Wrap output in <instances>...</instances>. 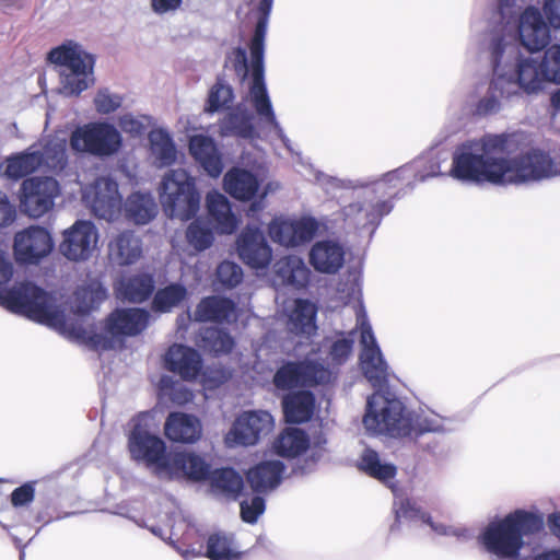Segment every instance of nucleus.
Here are the masks:
<instances>
[{"label":"nucleus","instance_id":"obj_14","mask_svg":"<svg viewBox=\"0 0 560 560\" xmlns=\"http://www.w3.org/2000/svg\"><path fill=\"white\" fill-rule=\"evenodd\" d=\"M82 200L96 218L106 221H114L121 211L118 184L107 176L98 177L84 187Z\"/></svg>","mask_w":560,"mask_h":560},{"label":"nucleus","instance_id":"obj_25","mask_svg":"<svg viewBox=\"0 0 560 560\" xmlns=\"http://www.w3.org/2000/svg\"><path fill=\"white\" fill-rule=\"evenodd\" d=\"M284 312L288 329L296 335L310 336L316 330L317 308L307 300L296 299L287 303Z\"/></svg>","mask_w":560,"mask_h":560},{"label":"nucleus","instance_id":"obj_39","mask_svg":"<svg viewBox=\"0 0 560 560\" xmlns=\"http://www.w3.org/2000/svg\"><path fill=\"white\" fill-rule=\"evenodd\" d=\"M42 166L36 145L30 147L25 152L13 155L7 160L5 175L13 179L22 178Z\"/></svg>","mask_w":560,"mask_h":560},{"label":"nucleus","instance_id":"obj_28","mask_svg":"<svg viewBox=\"0 0 560 560\" xmlns=\"http://www.w3.org/2000/svg\"><path fill=\"white\" fill-rule=\"evenodd\" d=\"M142 255L141 240L131 231H125L108 244V257L118 266L135 264Z\"/></svg>","mask_w":560,"mask_h":560},{"label":"nucleus","instance_id":"obj_23","mask_svg":"<svg viewBox=\"0 0 560 560\" xmlns=\"http://www.w3.org/2000/svg\"><path fill=\"white\" fill-rule=\"evenodd\" d=\"M165 368L183 380H195L201 369L202 359L198 351L184 345L171 346L164 354Z\"/></svg>","mask_w":560,"mask_h":560},{"label":"nucleus","instance_id":"obj_37","mask_svg":"<svg viewBox=\"0 0 560 560\" xmlns=\"http://www.w3.org/2000/svg\"><path fill=\"white\" fill-rule=\"evenodd\" d=\"M126 217L136 224H147L158 212V206L150 192L131 194L124 205Z\"/></svg>","mask_w":560,"mask_h":560},{"label":"nucleus","instance_id":"obj_40","mask_svg":"<svg viewBox=\"0 0 560 560\" xmlns=\"http://www.w3.org/2000/svg\"><path fill=\"white\" fill-rule=\"evenodd\" d=\"M207 466L208 472L200 480L209 478L212 489L228 497L235 498L240 493L243 488V479L235 470L223 468L210 472L209 464Z\"/></svg>","mask_w":560,"mask_h":560},{"label":"nucleus","instance_id":"obj_59","mask_svg":"<svg viewBox=\"0 0 560 560\" xmlns=\"http://www.w3.org/2000/svg\"><path fill=\"white\" fill-rule=\"evenodd\" d=\"M242 268L230 260L222 261L217 268V280H242Z\"/></svg>","mask_w":560,"mask_h":560},{"label":"nucleus","instance_id":"obj_38","mask_svg":"<svg viewBox=\"0 0 560 560\" xmlns=\"http://www.w3.org/2000/svg\"><path fill=\"white\" fill-rule=\"evenodd\" d=\"M39 147L40 149L36 147V150L42 160V166L51 171L63 170L68 161L66 138L54 136L44 139Z\"/></svg>","mask_w":560,"mask_h":560},{"label":"nucleus","instance_id":"obj_48","mask_svg":"<svg viewBox=\"0 0 560 560\" xmlns=\"http://www.w3.org/2000/svg\"><path fill=\"white\" fill-rule=\"evenodd\" d=\"M186 237L188 243L196 250H203L210 247L213 242V233L211 229L200 219H197L189 224Z\"/></svg>","mask_w":560,"mask_h":560},{"label":"nucleus","instance_id":"obj_62","mask_svg":"<svg viewBox=\"0 0 560 560\" xmlns=\"http://www.w3.org/2000/svg\"><path fill=\"white\" fill-rule=\"evenodd\" d=\"M34 499V488L30 483H25L16 488L11 494V502L14 506L28 504Z\"/></svg>","mask_w":560,"mask_h":560},{"label":"nucleus","instance_id":"obj_21","mask_svg":"<svg viewBox=\"0 0 560 560\" xmlns=\"http://www.w3.org/2000/svg\"><path fill=\"white\" fill-rule=\"evenodd\" d=\"M236 248L244 262L253 268H265L271 261V248L261 230L256 225H247L238 235Z\"/></svg>","mask_w":560,"mask_h":560},{"label":"nucleus","instance_id":"obj_34","mask_svg":"<svg viewBox=\"0 0 560 560\" xmlns=\"http://www.w3.org/2000/svg\"><path fill=\"white\" fill-rule=\"evenodd\" d=\"M224 189L235 199L248 200L257 192L258 180L248 171L233 168L224 175Z\"/></svg>","mask_w":560,"mask_h":560},{"label":"nucleus","instance_id":"obj_45","mask_svg":"<svg viewBox=\"0 0 560 560\" xmlns=\"http://www.w3.org/2000/svg\"><path fill=\"white\" fill-rule=\"evenodd\" d=\"M497 73L493 71L492 80L487 89L486 94L479 100L476 106L478 115L494 114L500 110L503 101H510L516 97L514 94H506L495 86Z\"/></svg>","mask_w":560,"mask_h":560},{"label":"nucleus","instance_id":"obj_9","mask_svg":"<svg viewBox=\"0 0 560 560\" xmlns=\"http://www.w3.org/2000/svg\"><path fill=\"white\" fill-rule=\"evenodd\" d=\"M267 19L266 16L259 19L250 43L252 77L247 102L255 107L264 126L273 128L278 135L283 136L264 80V40L267 32Z\"/></svg>","mask_w":560,"mask_h":560},{"label":"nucleus","instance_id":"obj_24","mask_svg":"<svg viewBox=\"0 0 560 560\" xmlns=\"http://www.w3.org/2000/svg\"><path fill=\"white\" fill-rule=\"evenodd\" d=\"M396 518L400 521L406 520H420L427 523L439 535L454 536L458 540H466L472 537L469 529L462 526H446L444 524L434 523L427 513L421 511L416 503L410 500H400L399 503L395 502Z\"/></svg>","mask_w":560,"mask_h":560},{"label":"nucleus","instance_id":"obj_50","mask_svg":"<svg viewBox=\"0 0 560 560\" xmlns=\"http://www.w3.org/2000/svg\"><path fill=\"white\" fill-rule=\"evenodd\" d=\"M201 338L205 347L215 353L229 352L234 345V341L229 334L215 327L205 329Z\"/></svg>","mask_w":560,"mask_h":560},{"label":"nucleus","instance_id":"obj_53","mask_svg":"<svg viewBox=\"0 0 560 560\" xmlns=\"http://www.w3.org/2000/svg\"><path fill=\"white\" fill-rule=\"evenodd\" d=\"M233 100V91L230 85L218 82L212 86L208 97L206 110L209 113L225 108Z\"/></svg>","mask_w":560,"mask_h":560},{"label":"nucleus","instance_id":"obj_32","mask_svg":"<svg viewBox=\"0 0 560 560\" xmlns=\"http://www.w3.org/2000/svg\"><path fill=\"white\" fill-rule=\"evenodd\" d=\"M283 471L282 462L266 460L248 470L247 480L256 492H265L280 483Z\"/></svg>","mask_w":560,"mask_h":560},{"label":"nucleus","instance_id":"obj_6","mask_svg":"<svg viewBox=\"0 0 560 560\" xmlns=\"http://www.w3.org/2000/svg\"><path fill=\"white\" fill-rule=\"evenodd\" d=\"M51 63L59 67L60 93L78 96L95 83V57L73 40H67L48 54Z\"/></svg>","mask_w":560,"mask_h":560},{"label":"nucleus","instance_id":"obj_54","mask_svg":"<svg viewBox=\"0 0 560 560\" xmlns=\"http://www.w3.org/2000/svg\"><path fill=\"white\" fill-rule=\"evenodd\" d=\"M151 118L145 115L124 114L118 118L120 129L132 137L141 136L150 125Z\"/></svg>","mask_w":560,"mask_h":560},{"label":"nucleus","instance_id":"obj_33","mask_svg":"<svg viewBox=\"0 0 560 560\" xmlns=\"http://www.w3.org/2000/svg\"><path fill=\"white\" fill-rule=\"evenodd\" d=\"M284 417L288 422L308 421L315 409V398L311 392L302 390L287 395L282 400Z\"/></svg>","mask_w":560,"mask_h":560},{"label":"nucleus","instance_id":"obj_55","mask_svg":"<svg viewBox=\"0 0 560 560\" xmlns=\"http://www.w3.org/2000/svg\"><path fill=\"white\" fill-rule=\"evenodd\" d=\"M265 511V500L260 497H254L250 501L241 502V516L246 523H255Z\"/></svg>","mask_w":560,"mask_h":560},{"label":"nucleus","instance_id":"obj_20","mask_svg":"<svg viewBox=\"0 0 560 560\" xmlns=\"http://www.w3.org/2000/svg\"><path fill=\"white\" fill-rule=\"evenodd\" d=\"M253 108H255V107L253 106ZM254 110H256V109H254ZM255 113H257V112H255ZM256 116H257V128H255L253 125L252 115L246 112H243L238 108L236 112L229 114L222 120L221 126H220L221 133L223 136L235 135V136H238L242 138H254V137H261V136H264L266 138L275 137V138L280 139L290 152H292V153L294 152L291 147L290 139L284 135L283 131H282L283 136L278 135V132L273 128L264 126L258 114H256Z\"/></svg>","mask_w":560,"mask_h":560},{"label":"nucleus","instance_id":"obj_64","mask_svg":"<svg viewBox=\"0 0 560 560\" xmlns=\"http://www.w3.org/2000/svg\"><path fill=\"white\" fill-rule=\"evenodd\" d=\"M171 399L178 405H183L192 399V393L185 386L179 385L173 389Z\"/></svg>","mask_w":560,"mask_h":560},{"label":"nucleus","instance_id":"obj_18","mask_svg":"<svg viewBox=\"0 0 560 560\" xmlns=\"http://www.w3.org/2000/svg\"><path fill=\"white\" fill-rule=\"evenodd\" d=\"M54 247L50 233L42 226L32 225L14 235L13 250L18 261L36 264Z\"/></svg>","mask_w":560,"mask_h":560},{"label":"nucleus","instance_id":"obj_58","mask_svg":"<svg viewBox=\"0 0 560 560\" xmlns=\"http://www.w3.org/2000/svg\"><path fill=\"white\" fill-rule=\"evenodd\" d=\"M352 340L346 338L335 341L330 348L332 362L337 364L343 363L352 351Z\"/></svg>","mask_w":560,"mask_h":560},{"label":"nucleus","instance_id":"obj_46","mask_svg":"<svg viewBox=\"0 0 560 560\" xmlns=\"http://www.w3.org/2000/svg\"><path fill=\"white\" fill-rule=\"evenodd\" d=\"M275 271L280 280H307L310 275L304 260L295 255L279 259L275 265Z\"/></svg>","mask_w":560,"mask_h":560},{"label":"nucleus","instance_id":"obj_51","mask_svg":"<svg viewBox=\"0 0 560 560\" xmlns=\"http://www.w3.org/2000/svg\"><path fill=\"white\" fill-rule=\"evenodd\" d=\"M122 95L112 92L107 88L97 90L93 100L94 107L101 115L114 113L122 105Z\"/></svg>","mask_w":560,"mask_h":560},{"label":"nucleus","instance_id":"obj_57","mask_svg":"<svg viewBox=\"0 0 560 560\" xmlns=\"http://www.w3.org/2000/svg\"><path fill=\"white\" fill-rule=\"evenodd\" d=\"M316 179L320 183V185L327 190V192H334L339 188H355L358 186L366 185L363 182H352V180H342L336 177H331L325 174H318Z\"/></svg>","mask_w":560,"mask_h":560},{"label":"nucleus","instance_id":"obj_15","mask_svg":"<svg viewBox=\"0 0 560 560\" xmlns=\"http://www.w3.org/2000/svg\"><path fill=\"white\" fill-rule=\"evenodd\" d=\"M331 372L320 363L312 360L287 362L276 372L273 384L278 389L288 390L294 387L314 386L328 383Z\"/></svg>","mask_w":560,"mask_h":560},{"label":"nucleus","instance_id":"obj_61","mask_svg":"<svg viewBox=\"0 0 560 560\" xmlns=\"http://www.w3.org/2000/svg\"><path fill=\"white\" fill-rule=\"evenodd\" d=\"M183 0H150L151 10L156 15L174 14L182 5Z\"/></svg>","mask_w":560,"mask_h":560},{"label":"nucleus","instance_id":"obj_26","mask_svg":"<svg viewBox=\"0 0 560 560\" xmlns=\"http://www.w3.org/2000/svg\"><path fill=\"white\" fill-rule=\"evenodd\" d=\"M165 435L174 442L195 443L201 436L199 419L184 412H172L164 424Z\"/></svg>","mask_w":560,"mask_h":560},{"label":"nucleus","instance_id":"obj_41","mask_svg":"<svg viewBox=\"0 0 560 560\" xmlns=\"http://www.w3.org/2000/svg\"><path fill=\"white\" fill-rule=\"evenodd\" d=\"M359 468L384 483L392 480L396 475V467L390 463L382 460L380 455L371 448L363 451Z\"/></svg>","mask_w":560,"mask_h":560},{"label":"nucleus","instance_id":"obj_35","mask_svg":"<svg viewBox=\"0 0 560 560\" xmlns=\"http://www.w3.org/2000/svg\"><path fill=\"white\" fill-rule=\"evenodd\" d=\"M195 318L199 322H231L235 319V307L228 299L206 298L199 303Z\"/></svg>","mask_w":560,"mask_h":560},{"label":"nucleus","instance_id":"obj_12","mask_svg":"<svg viewBox=\"0 0 560 560\" xmlns=\"http://www.w3.org/2000/svg\"><path fill=\"white\" fill-rule=\"evenodd\" d=\"M150 313L142 308H117L104 322L103 335H97L95 343L103 349L114 348L122 337L141 334L149 325Z\"/></svg>","mask_w":560,"mask_h":560},{"label":"nucleus","instance_id":"obj_43","mask_svg":"<svg viewBox=\"0 0 560 560\" xmlns=\"http://www.w3.org/2000/svg\"><path fill=\"white\" fill-rule=\"evenodd\" d=\"M205 556L210 560H238L240 552L236 550L232 537L213 534L208 538Z\"/></svg>","mask_w":560,"mask_h":560},{"label":"nucleus","instance_id":"obj_7","mask_svg":"<svg viewBox=\"0 0 560 560\" xmlns=\"http://www.w3.org/2000/svg\"><path fill=\"white\" fill-rule=\"evenodd\" d=\"M160 201L167 217L180 221L191 219L200 207L195 178L183 168L168 171L161 182Z\"/></svg>","mask_w":560,"mask_h":560},{"label":"nucleus","instance_id":"obj_10","mask_svg":"<svg viewBox=\"0 0 560 560\" xmlns=\"http://www.w3.org/2000/svg\"><path fill=\"white\" fill-rule=\"evenodd\" d=\"M70 148L77 153L96 158L117 154L122 145L120 131L107 121H91L77 127L70 136Z\"/></svg>","mask_w":560,"mask_h":560},{"label":"nucleus","instance_id":"obj_19","mask_svg":"<svg viewBox=\"0 0 560 560\" xmlns=\"http://www.w3.org/2000/svg\"><path fill=\"white\" fill-rule=\"evenodd\" d=\"M317 228V222L312 218L299 220L276 218L269 223L268 233L275 243L285 247H295L310 242Z\"/></svg>","mask_w":560,"mask_h":560},{"label":"nucleus","instance_id":"obj_36","mask_svg":"<svg viewBox=\"0 0 560 560\" xmlns=\"http://www.w3.org/2000/svg\"><path fill=\"white\" fill-rule=\"evenodd\" d=\"M150 153L158 167L170 166L176 161V148L166 129L156 128L149 132Z\"/></svg>","mask_w":560,"mask_h":560},{"label":"nucleus","instance_id":"obj_13","mask_svg":"<svg viewBox=\"0 0 560 560\" xmlns=\"http://www.w3.org/2000/svg\"><path fill=\"white\" fill-rule=\"evenodd\" d=\"M60 194L59 183L52 177H30L20 187V207L30 218H40L50 211Z\"/></svg>","mask_w":560,"mask_h":560},{"label":"nucleus","instance_id":"obj_52","mask_svg":"<svg viewBox=\"0 0 560 560\" xmlns=\"http://www.w3.org/2000/svg\"><path fill=\"white\" fill-rule=\"evenodd\" d=\"M548 82L560 83V45H552L539 59Z\"/></svg>","mask_w":560,"mask_h":560},{"label":"nucleus","instance_id":"obj_2","mask_svg":"<svg viewBox=\"0 0 560 560\" xmlns=\"http://www.w3.org/2000/svg\"><path fill=\"white\" fill-rule=\"evenodd\" d=\"M107 296L102 282H83L65 302L61 294H52L36 282H0L1 306L62 331L69 329L63 305L85 315L97 310Z\"/></svg>","mask_w":560,"mask_h":560},{"label":"nucleus","instance_id":"obj_44","mask_svg":"<svg viewBox=\"0 0 560 560\" xmlns=\"http://www.w3.org/2000/svg\"><path fill=\"white\" fill-rule=\"evenodd\" d=\"M153 282H116V299L122 303H141L149 299L153 291Z\"/></svg>","mask_w":560,"mask_h":560},{"label":"nucleus","instance_id":"obj_42","mask_svg":"<svg viewBox=\"0 0 560 560\" xmlns=\"http://www.w3.org/2000/svg\"><path fill=\"white\" fill-rule=\"evenodd\" d=\"M308 446L305 433L300 429H287L275 442L276 453L282 457H296Z\"/></svg>","mask_w":560,"mask_h":560},{"label":"nucleus","instance_id":"obj_47","mask_svg":"<svg viewBox=\"0 0 560 560\" xmlns=\"http://www.w3.org/2000/svg\"><path fill=\"white\" fill-rule=\"evenodd\" d=\"M412 434L427 432H442L445 429V420L433 411H421L411 415Z\"/></svg>","mask_w":560,"mask_h":560},{"label":"nucleus","instance_id":"obj_30","mask_svg":"<svg viewBox=\"0 0 560 560\" xmlns=\"http://www.w3.org/2000/svg\"><path fill=\"white\" fill-rule=\"evenodd\" d=\"M387 201L355 202L343 209L346 221L359 228L377 224L384 214L390 211Z\"/></svg>","mask_w":560,"mask_h":560},{"label":"nucleus","instance_id":"obj_31","mask_svg":"<svg viewBox=\"0 0 560 560\" xmlns=\"http://www.w3.org/2000/svg\"><path fill=\"white\" fill-rule=\"evenodd\" d=\"M207 207L215 230L220 234H232L236 230L238 220L231 211L230 202L224 195L218 191L209 192Z\"/></svg>","mask_w":560,"mask_h":560},{"label":"nucleus","instance_id":"obj_5","mask_svg":"<svg viewBox=\"0 0 560 560\" xmlns=\"http://www.w3.org/2000/svg\"><path fill=\"white\" fill-rule=\"evenodd\" d=\"M540 516L515 511L504 518L491 522L480 536L483 548L498 559L515 560L525 539L542 529Z\"/></svg>","mask_w":560,"mask_h":560},{"label":"nucleus","instance_id":"obj_4","mask_svg":"<svg viewBox=\"0 0 560 560\" xmlns=\"http://www.w3.org/2000/svg\"><path fill=\"white\" fill-rule=\"evenodd\" d=\"M145 417L136 419L128 439V447L135 460H142L163 477L201 479L208 472L206 460L194 453L165 452V443L151 434L143 423Z\"/></svg>","mask_w":560,"mask_h":560},{"label":"nucleus","instance_id":"obj_8","mask_svg":"<svg viewBox=\"0 0 560 560\" xmlns=\"http://www.w3.org/2000/svg\"><path fill=\"white\" fill-rule=\"evenodd\" d=\"M363 425L371 434H387L393 438L411 436V413L397 398L374 393L366 404Z\"/></svg>","mask_w":560,"mask_h":560},{"label":"nucleus","instance_id":"obj_60","mask_svg":"<svg viewBox=\"0 0 560 560\" xmlns=\"http://www.w3.org/2000/svg\"><path fill=\"white\" fill-rule=\"evenodd\" d=\"M16 218V210L8 196L0 191V228L9 226Z\"/></svg>","mask_w":560,"mask_h":560},{"label":"nucleus","instance_id":"obj_16","mask_svg":"<svg viewBox=\"0 0 560 560\" xmlns=\"http://www.w3.org/2000/svg\"><path fill=\"white\" fill-rule=\"evenodd\" d=\"M98 230L88 220H78L62 233L60 253L69 260L85 261L97 248Z\"/></svg>","mask_w":560,"mask_h":560},{"label":"nucleus","instance_id":"obj_56","mask_svg":"<svg viewBox=\"0 0 560 560\" xmlns=\"http://www.w3.org/2000/svg\"><path fill=\"white\" fill-rule=\"evenodd\" d=\"M228 62H230L241 81H244L248 77V63H247V54L244 48L237 47L232 50V52L228 57Z\"/></svg>","mask_w":560,"mask_h":560},{"label":"nucleus","instance_id":"obj_11","mask_svg":"<svg viewBox=\"0 0 560 560\" xmlns=\"http://www.w3.org/2000/svg\"><path fill=\"white\" fill-rule=\"evenodd\" d=\"M357 322L361 330L360 365L363 375L374 388H383L388 382L389 369L366 319L364 310H360L358 313Z\"/></svg>","mask_w":560,"mask_h":560},{"label":"nucleus","instance_id":"obj_63","mask_svg":"<svg viewBox=\"0 0 560 560\" xmlns=\"http://www.w3.org/2000/svg\"><path fill=\"white\" fill-rule=\"evenodd\" d=\"M13 270L14 267L10 256L4 250L0 249V280H11Z\"/></svg>","mask_w":560,"mask_h":560},{"label":"nucleus","instance_id":"obj_49","mask_svg":"<svg viewBox=\"0 0 560 560\" xmlns=\"http://www.w3.org/2000/svg\"><path fill=\"white\" fill-rule=\"evenodd\" d=\"M185 289L179 283H171L163 290L158 291L153 299V308L159 312L170 311L176 306L185 296Z\"/></svg>","mask_w":560,"mask_h":560},{"label":"nucleus","instance_id":"obj_17","mask_svg":"<svg viewBox=\"0 0 560 560\" xmlns=\"http://www.w3.org/2000/svg\"><path fill=\"white\" fill-rule=\"evenodd\" d=\"M272 416L264 410L244 411L234 421L226 434L225 441L230 446L255 445L273 429Z\"/></svg>","mask_w":560,"mask_h":560},{"label":"nucleus","instance_id":"obj_3","mask_svg":"<svg viewBox=\"0 0 560 560\" xmlns=\"http://www.w3.org/2000/svg\"><path fill=\"white\" fill-rule=\"evenodd\" d=\"M492 69L497 73L495 86L506 94L521 96L540 92L548 82L539 58L521 54L515 25L503 23L489 34Z\"/></svg>","mask_w":560,"mask_h":560},{"label":"nucleus","instance_id":"obj_1","mask_svg":"<svg viewBox=\"0 0 560 560\" xmlns=\"http://www.w3.org/2000/svg\"><path fill=\"white\" fill-rule=\"evenodd\" d=\"M512 136L488 135L459 145L453 154L450 175L462 182L523 185L560 176V152L551 155L530 149L511 153Z\"/></svg>","mask_w":560,"mask_h":560},{"label":"nucleus","instance_id":"obj_27","mask_svg":"<svg viewBox=\"0 0 560 560\" xmlns=\"http://www.w3.org/2000/svg\"><path fill=\"white\" fill-rule=\"evenodd\" d=\"M310 260L319 272L335 273L345 262V249L334 241L317 242L311 249Z\"/></svg>","mask_w":560,"mask_h":560},{"label":"nucleus","instance_id":"obj_22","mask_svg":"<svg viewBox=\"0 0 560 560\" xmlns=\"http://www.w3.org/2000/svg\"><path fill=\"white\" fill-rule=\"evenodd\" d=\"M518 38L529 51H539L550 42V31L540 11L528 7L518 18Z\"/></svg>","mask_w":560,"mask_h":560},{"label":"nucleus","instance_id":"obj_29","mask_svg":"<svg viewBox=\"0 0 560 560\" xmlns=\"http://www.w3.org/2000/svg\"><path fill=\"white\" fill-rule=\"evenodd\" d=\"M189 151L209 176H220L223 171V163L211 138L202 135L191 137L189 141Z\"/></svg>","mask_w":560,"mask_h":560}]
</instances>
